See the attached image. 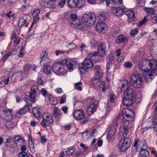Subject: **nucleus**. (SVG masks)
Here are the masks:
<instances>
[{"label":"nucleus","mask_w":157,"mask_h":157,"mask_svg":"<svg viewBox=\"0 0 157 157\" xmlns=\"http://www.w3.org/2000/svg\"><path fill=\"white\" fill-rule=\"evenodd\" d=\"M139 67L145 73L157 69V62L147 59H144L140 61L139 64Z\"/></svg>","instance_id":"1"},{"label":"nucleus","mask_w":157,"mask_h":157,"mask_svg":"<svg viewBox=\"0 0 157 157\" xmlns=\"http://www.w3.org/2000/svg\"><path fill=\"white\" fill-rule=\"evenodd\" d=\"M94 71L95 74V78H92L91 83L95 87L98 88L101 86V82L100 79L102 76V73L100 67L98 65L95 66Z\"/></svg>","instance_id":"2"},{"label":"nucleus","mask_w":157,"mask_h":157,"mask_svg":"<svg viewBox=\"0 0 157 157\" xmlns=\"http://www.w3.org/2000/svg\"><path fill=\"white\" fill-rule=\"evenodd\" d=\"M81 20L83 24L88 27L93 26L96 21V15L94 13L88 12L83 15Z\"/></svg>","instance_id":"3"},{"label":"nucleus","mask_w":157,"mask_h":157,"mask_svg":"<svg viewBox=\"0 0 157 157\" xmlns=\"http://www.w3.org/2000/svg\"><path fill=\"white\" fill-rule=\"evenodd\" d=\"M87 111L89 115L92 114L97 108L98 101H95V99L88 98L86 99Z\"/></svg>","instance_id":"4"},{"label":"nucleus","mask_w":157,"mask_h":157,"mask_svg":"<svg viewBox=\"0 0 157 157\" xmlns=\"http://www.w3.org/2000/svg\"><path fill=\"white\" fill-rule=\"evenodd\" d=\"M92 60L88 57V55L81 66H79V69L80 74H83L87 71L88 69L93 66Z\"/></svg>","instance_id":"5"},{"label":"nucleus","mask_w":157,"mask_h":157,"mask_svg":"<svg viewBox=\"0 0 157 157\" xmlns=\"http://www.w3.org/2000/svg\"><path fill=\"white\" fill-rule=\"evenodd\" d=\"M121 139L118 143V147L121 151L124 152L129 147L131 140V139L128 137Z\"/></svg>","instance_id":"6"},{"label":"nucleus","mask_w":157,"mask_h":157,"mask_svg":"<svg viewBox=\"0 0 157 157\" xmlns=\"http://www.w3.org/2000/svg\"><path fill=\"white\" fill-rule=\"evenodd\" d=\"M40 94V91L38 87L35 85H33L29 92V100L31 102L34 103L36 98L39 96Z\"/></svg>","instance_id":"7"},{"label":"nucleus","mask_w":157,"mask_h":157,"mask_svg":"<svg viewBox=\"0 0 157 157\" xmlns=\"http://www.w3.org/2000/svg\"><path fill=\"white\" fill-rule=\"evenodd\" d=\"M102 57L97 52L93 51L88 55V57L95 62H98L101 59Z\"/></svg>","instance_id":"8"},{"label":"nucleus","mask_w":157,"mask_h":157,"mask_svg":"<svg viewBox=\"0 0 157 157\" xmlns=\"http://www.w3.org/2000/svg\"><path fill=\"white\" fill-rule=\"evenodd\" d=\"M106 45L104 42H101L98 47V52L101 57H103L106 53Z\"/></svg>","instance_id":"9"},{"label":"nucleus","mask_w":157,"mask_h":157,"mask_svg":"<svg viewBox=\"0 0 157 157\" xmlns=\"http://www.w3.org/2000/svg\"><path fill=\"white\" fill-rule=\"evenodd\" d=\"M131 112V111L128 108H124L122 111V116L124 119H127L128 118H132L134 119L133 116L134 115L133 112L132 111V115H130L129 113Z\"/></svg>","instance_id":"10"},{"label":"nucleus","mask_w":157,"mask_h":157,"mask_svg":"<svg viewBox=\"0 0 157 157\" xmlns=\"http://www.w3.org/2000/svg\"><path fill=\"white\" fill-rule=\"evenodd\" d=\"M130 81L132 86L135 88L137 87V72L135 71L133 74L131 75L130 78Z\"/></svg>","instance_id":"11"},{"label":"nucleus","mask_w":157,"mask_h":157,"mask_svg":"<svg viewBox=\"0 0 157 157\" xmlns=\"http://www.w3.org/2000/svg\"><path fill=\"white\" fill-rule=\"evenodd\" d=\"M116 127L114 125H112L110 128L108 132L107 138L109 141L112 140L113 136L115 134Z\"/></svg>","instance_id":"12"},{"label":"nucleus","mask_w":157,"mask_h":157,"mask_svg":"<svg viewBox=\"0 0 157 157\" xmlns=\"http://www.w3.org/2000/svg\"><path fill=\"white\" fill-rule=\"evenodd\" d=\"M79 0H67L68 6L70 8H73L77 7L78 8H80L83 6L79 3Z\"/></svg>","instance_id":"13"},{"label":"nucleus","mask_w":157,"mask_h":157,"mask_svg":"<svg viewBox=\"0 0 157 157\" xmlns=\"http://www.w3.org/2000/svg\"><path fill=\"white\" fill-rule=\"evenodd\" d=\"M120 87L122 92H125L129 88L130 84L126 80L121 81L119 83Z\"/></svg>","instance_id":"14"},{"label":"nucleus","mask_w":157,"mask_h":157,"mask_svg":"<svg viewBox=\"0 0 157 157\" xmlns=\"http://www.w3.org/2000/svg\"><path fill=\"white\" fill-rule=\"evenodd\" d=\"M123 97L122 103L124 105L129 106L132 104L133 98L128 96H126L124 95H123Z\"/></svg>","instance_id":"15"},{"label":"nucleus","mask_w":157,"mask_h":157,"mask_svg":"<svg viewBox=\"0 0 157 157\" xmlns=\"http://www.w3.org/2000/svg\"><path fill=\"white\" fill-rule=\"evenodd\" d=\"M155 70H152L147 72V75L145 76V78L146 82H149L153 79V76L156 75L157 73L155 71Z\"/></svg>","instance_id":"16"},{"label":"nucleus","mask_w":157,"mask_h":157,"mask_svg":"<svg viewBox=\"0 0 157 157\" xmlns=\"http://www.w3.org/2000/svg\"><path fill=\"white\" fill-rule=\"evenodd\" d=\"M28 17L29 16L25 14H22L20 16L18 24L19 27H22L26 23Z\"/></svg>","instance_id":"17"},{"label":"nucleus","mask_w":157,"mask_h":157,"mask_svg":"<svg viewBox=\"0 0 157 157\" xmlns=\"http://www.w3.org/2000/svg\"><path fill=\"white\" fill-rule=\"evenodd\" d=\"M85 116L86 115L84 114L82 110H76L74 113V117L77 120L82 119L85 117Z\"/></svg>","instance_id":"18"},{"label":"nucleus","mask_w":157,"mask_h":157,"mask_svg":"<svg viewBox=\"0 0 157 157\" xmlns=\"http://www.w3.org/2000/svg\"><path fill=\"white\" fill-rule=\"evenodd\" d=\"M128 133V128L124 127H121L118 136L120 138H124Z\"/></svg>","instance_id":"19"},{"label":"nucleus","mask_w":157,"mask_h":157,"mask_svg":"<svg viewBox=\"0 0 157 157\" xmlns=\"http://www.w3.org/2000/svg\"><path fill=\"white\" fill-rule=\"evenodd\" d=\"M107 26L106 24L102 22H100L98 23L96 25V29L98 32H101L106 28Z\"/></svg>","instance_id":"20"},{"label":"nucleus","mask_w":157,"mask_h":157,"mask_svg":"<svg viewBox=\"0 0 157 157\" xmlns=\"http://www.w3.org/2000/svg\"><path fill=\"white\" fill-rule=\"evenodd\" d=\"M29 111V108L27 106H25L21 109L16 113V116L19 117V116H21Z\"/></svg>","instance_id":"21"},{"label":"nucleus","mask_w":157,"mask_h":157,"mask_svg":"<svg viewBox=\"0 0 157 157\" xmlns=\"http://www.w3.org/2000/svg\"><path fill=\"white\" fill-rule=\"evenodd\" d=\"M134 94V91L132 88H128L124 93L123 95H125L126 96H128L133 98Z\"/></svg>","instance_id":"22"},{"label":"nucleus","mask_w":157,"mask_h":157,"mask_svg":"<svg viewBox=\"0 0 157 157\" xmlns=\"http://www.w3.org/2000/svg\"><path fill=\"white\" fill-rule=\"evenodd\" d=\"M43 119L46 121V122L48 124L52 123L53 120L52 118L49 116L47 115L46 114H44L42 116Z\"/></svg>","instance_id":"23"},{"label":"nucleus","mask_w":157,"mask_h":157,"mask_svg":"<svg viewBox=\"0 0 157 157\" xmlns=\"http://www.w3.org/2000/svg\"><path fill=\"white\" fill-rule=\"evenodd\" d=\"M62 63H55L53 66L52 67V70L54 72L55 74H56L57 73V70L60 68H61V65H62Z\"/></svg>","instance_id":"24"},{"label":"nucleus","mask_w":157,"mask_h":157,"mask_svg":"<svg viewBox=\"0 0 157 157\" xmlns=\"http://www.w3.org/2000/svg\"><path fill=\"white\" fill-rule=\"evenodd\" d=\"M125 37L124 35L123 34H121L117 37L115 40V42L117 44L123 43L125 41Z\"/></svg>","instance_id":"25"},{"label":"nucleus","mask_w":157,"mask_h":157,"mask_svg":"<svg viewBox=\"0 0 157 157\" xmlns=\"http://www.w3.org/2000/svg\"><path fill=\"white\" fill-rule=\"evenodd\" d=\"M125 12L130 19L133 20L135 19L134 13L133 10H125Z\"/></svg>","instance_id":"26"},{"label":"nucleus","mask_w":157,"mask_h":157,"mask_svg":"<svg viewBox=\"0 0 157 157\" xmlns=\"http://www.w3.org/2000/svg\"><path fill=\"white\" fill-rule=\"evenodd\" d=\"M70 24L73 28L78 29H81L83 27V25L80 22L78 23H74L71 22Z\"/></svg>","instance_id":"27"},{"label":"nucleus","mask_w":157,"mask_h":157,"mask_svg":"<svg viewBox=\"0 0 157 157\" xmlns=\"http://www.w3.org/2000/svg\"><path fill=\"white\" fill-rule=\"evenodd\" d=\"M52 67L49 65L45 66L43 69V72L46 74H50L52 71Z\"/></svg>","instance_id":"28"},{"label":"nucleus","mask_w":157,"mask_h":157,"mask_svg":"<svg viewBox=\"0 0 157 157\" xmlns=\"http://www.w3.org/2000/svg\"><path fill=\"white\" fill-rule=\"evenodd\" d=\"M90 135L91 134L89 131L83 132L82 134V140L83 141H86L89 139Z\"/></svg>","instance_id":"29"},{"label":"nucleus","mask_w":157,"mask_h":157,"mask_svg":"<svg viewBox=\"0 0 157 157\" xmlns=\"http://www.w3.org/2000/svg\"><path fill=\"white\" fill-rule=\"evenodd\" d=\"M49 103L52 105H55L58 103L57 99L51 95L49 96Z\"/></svg>","instance_id":"30"},{"label":"nucleus","mask_w":157,"mask_h":157,"mask_svg":"<svg viewBox=\"0 0 157 157\" xmlns=\"http://www.w3.org/2000/svg\"><path fill=\"white\" fill-rule=\"evenodd\" d=\"M133 119L131 118L124 119V120L122 121L123 126L121 127H126V128H128V127L129 124L130 122L133 121Z\"/></svg>","instance_id":"31"},{"label":"nucleus","mask_w":157,"mask_h":157,"mask_svg":"<svg viewBox=\"0 0 157 157\" xmlns=\"http://www.w3.org/2000/svg\"><path fill=\"white\" fill-rule=\"evenodd\" d=\"M32 113L35 117L39 118L40 116V112L36 108H33Z\"/></svg>","instance_id":"32"},{"label":"nucleus","mask_w":157,"mask_h":157,"mask_svg":"<svg viewBox=\"0 0 157 157\" xmlns=\"http://www.w3.org/2000/svg\"><path fill=\"white\" fill-rule=\"evenodd\" d=\"M139 151V157H146L148 154V152L146 150L140 149Z\"/></svg>","instance_id":"33"},{"label":"nucleus","mask_w":157,"mask_h":157,"mask_svg":"<svg viewBox=\"0 0 157 157\" xmlns=\"http://www.w3.org/2000/svg\"><path fill=\"white\" fill-rule=\"evenodd\" d=\"M147 16H151V17L153 18L156 17V21H157V13L156 14L155 11L156 10H147Z\"/></svg>","instance_id":"34"},{"label":"nucleus","mask_w":157,"mask_h":157,"mask_svg":"<svg viewBox=\"0 0 157 157\" xmlns=\"http://www.w3.org/2000/svg\"><path fill=\"white\" fill-rule=\"evenodd\" d=\"M40 13V10H34L32 13V16L35 20H38L39 19L38 14Z\"/></svg>","instance_id":"35"},{"label":"nucleus","mask_w":157,"mask_h":157,"mask_svg":"<svg viewBox=\"0 0 157 157\" xmlns=\"http://www.w3.org/2000/svg\"><path fill=\"white\" fill-rule=\"evenodd\" d=\"M10 78L8 77L7 78L4 79L3 80L0 82V87L5 86L6 85H7L9 81Z\"/></svg>","instance_id":"36"},{"label":"nucleus","mask_w":157,"mask_h":157,"mask_svg":"<svg viewBox=\"0 0 157 157\" xmlns=\"http://www.w3.org/2000/svg\"><path fill=\"white\" fill-rule=\"evenodd\" d=\"M61 68H60L57 70L58 72L57 73H56V75H63L65 73L64 72V67L63 65L62 64V65L61 66Z\"/></svg>","instance_id":"37"},{"label":"nucleus","mask_w":157,"mask_h":157,"mask_svg":"<svg viewBox=\"0 0 157 157\" xmlns=\"http://www.w3.org/2000/svg\"><path fill=\"white\" fill-rule=\"evenodd\" d=\"M112 13L117 16H119L123 15L125 13V10H112Z\"/></svg>","instance_id":"38"},{"label":"nucleus","mask_w":157,"mask_h":157,"mask_svg":"<svg viewBox=\"0 0 157 157\" xmlns=\"http://www.w3.org/2000/svg\"><path fill=\"white\" fill-rule=\"evenodd\" d=\"M121 116L120 115L118 116L115 119L113 125L116 127H117L119 122L121 121Z\"/></svg>","instance_id":"39"},{"label":"nucleus","mask_w":157,"mask_h":157,"mask_svg":"<svg viewBox=\"0 0 157 157\" xmlns=\"http://www.w3.org/2000/svg\"><path fill=\"white\" fill-rule=\"evenodd\" d=\"M50 62V59L48 58L47 59H40V64L41 66H44L46 64Z\"/></svg>","instance_id":"40"},{"label":"nucleus","mask_w":157,"mask_h":157,"mask_svg":"<svg viewBox=\"0 0 157 157\" xmlns=\"http://www.w3.org/2000/svg\"><path fill=\"white\" fill-rule=\"evenodd\" d=\"M147 146L145 143L141 142L140 144V145L138 147V151L140 149L146 150L147 149Z\"/></svg>","instance_id":"41"},{"label":"nucleus","mask_w":157,"mask_h":157,"mask_svg":"<svg viewBox=\"0 0 157 157\" xmlns=\"http://www.w3.org/2000/svg\"><path fill=\"white\" fill-rule=\"evenodd\" d=\"M138 88L141 87L142 86V83L144 82L141 76V75L138 74Z\"/></svg>","instance_id":"42"},{"label":"nucleus","mask_w":157,"mask_h":157,"mask_svg":"<svg viewBox=\"0 0 157 157\" xmlns=\"http://www.w3.org/2000/svg\"><path fill=\"white\" fill-rule=\"evenodd\" d=\"M147 21V16H144V18L139 23L138 25L139 26L144 25L145 23Z\"/></svg>","instance_id":"43"},{"label":"nucleus","mask_w":157,"mask_h":157,"mask_svg":"<svg viewBox=\"0 0 157 157\" xmlns=\"http://www.w3.org/2000/svg\"><path fill=\"white\" fill-rule=\"evenodd\" d=\"M39 2L41 7L47 8L48 2H46L44 0H41L39 1Z\"/></svg>","instance_id":"44"},{"label":"nucleus","mask_w":157,"mask_h":157,"mask_svg":"<svg viewBox=\"0 0 157 157\" xmlns=\"http://www.w3.org/2000/svg\"><path fill=\"white\" fill-rule=\"evenodd\" d=\"M61 110L58 107L55 106L53 109V116L55 117V115L58 114H62L61 113Z\"/></svg>","instance_id":"45"},{"label":"nucleus","mask_w":157,"mask_h":157,"mask_svg":"<svg viewBox=\"0 0 157 157\" xmlns=\"http://www.w3.org/2000/svg\"><path fill=\"white\" fill-rule=\"evenodd\" d=\"M109 97L110 100L111 102H115L116 99V98L115 95L112 93H111L109 94Z\"/></svg>","instance_id":"46"},{"label":"nucleus","mask_w":157,"mask_h":157,"mask_svg":"<svg viewBox=\"0 0 157 157\" xmlns=\"http://www.w3.org/2000/svg\"><path fill=\"white\" fill-rule=\"evenodd\" d=\"M70 17L71 20L74 21L77 20L78 16L75 13H71L70 16Z\"/></svg>","instance_id":"47"},{"label":"nucleus","mask_w":157,"mask_h":157,"mask_svg":"<svg viewBox=\"0 0 157 157\" xmlns=\"http://www.w3.org/2000/svg\"><path fill=\"white\" fill-rule=\"evenodd\" d=\"M137 33V30L136 28L132 29L130 32L131 36H134Z\"/></svg>","instance_id":"48"},{"label":"nucleus","mask_w":157,"mask_h":157,"mask_svg":"<svg viewBox=\"0 0 157 157\" xmlns=\"http://www.w3.org/2000/svg\"><path fill=\"white\" fill-rule=\"evenodd\" d=\"M66 66L68 68L70 71H71L73 70V64L72 63H67L66 64Z\"/></svg>","instance_id":"49"},{"label":"nucleus","mask_w":157,"mask_h":157,"mask_svg":"<svg viewBox=\"0 0 157 157\" xmlns=\"http://www.w3.org/2000/svg\"><path fill=\"white\" fill-rule=\"evenodd\" d=\"M56 7V4L54 3L51 2L49 3L48 4L47 8L50 9H55Z\"/></svg>","instance_id":"50"},{"label":"nucleus","mask_w":157,"mask_h":157,"mask_svg":"<svg viewBox=\"0 0 157 157\" xmlns=\"http://www.w3.org/2000/svg\"><path fill=\"white\" fill-rule=\"evenodd\" d=\"M32 67V65L29 64H27L24 66V70L25 72H27L29 71L30 68Z\"/></svg>","instance_id":"51"},{"label":"nucleus","mask_w":157,"mask_h":157,"mask_svg":"<svg viewBox=\"0 0 157 157\" xmlns=\"http://www.w3.org/2000/svg\"><path fill=\"white\" fill-rule=\"evenodd\" d=\"M19 157H27V153L25 151H20L18 154Z\"/></svg>","instance_id":"52"},{"label":"nucleus","mask_w":157,"mask_h":157,"mask_svg":"<svg viewBox=\"0 0 157 157\" xmlns=\"http://www.w3.org/2000/svg\"><path fill=\"white\" fill-rule=\"evenodd\" d=\"M132 66V63L130 62H126L124 64V67L126 68H130Z\"/></svg>","instance_id":"53"},{"label":"nucleus","mask_w":157,"mask_h":157,"mask_svg":"<svg viewBox=\"0 0 157 157\" xmlns=\"http://www.w3.org/2000/svg\"><path fill=\"white\" fill-rule=\"evenodd\" d=\"M46 58H48V54L46 52H42L40 55V58H42L43 57Z\"/></svg>","instance_id":"54"},{"label":"nucleus","mask_w":157,"mask_h":157,"mask_svg":"<svg viewBox=\"0 0 157 157\" xmlns=\"http://www.w3.org/2000/svg\"><path fill=\"white\" fill-rule=\"evenodd\" d=\"M74 152L73 148H70L66 151V153L68 156L71 155Z\"/></svg>","instance_id":"55"},{"label":"nucleus","mask_w":157,"mask_h":157,"mask_svg":"<svg viewBox=\"0 0 157 157\" xmlns=\"http://www.w3.org/2000/svg\"><path fill=\"white\" fill-rule=\"evenodd\" d=\"M142 94L141 91L138 90V103L140 102L142 99Z\"/></svg>","instance_id":"56"},{"label":"nucleus","mask_w":157,"mask_h":157,"mask_svg":"<svg viewBox=\"0 0 157 157\" xmlns=\"http://www.w3.org/2000/svg\"><path fill=\"white\" fill-rule=\"evenodd\" d=\"M66 0H60L58 4V6L60 7H63L66 2Z\"/></svg>","instance_id":"57"},{"label":"nucleus","mask_w":157,"mask_h":157,"mask_svg":"<svg viewBox=\"0 0 157 157\" xmlns=\"http://www.w3.org/2000/svg\"><path fill=\"white\" fill-rule=\"evenodd\" d=\"M14 139L15 140V142L16 143H17L19 141L22 140L23 141L22 138L20 137L19 136H17L14 137Z\"/></svg>","instance_id":"58"},{"label":"nucleus","mask_w":157,"mask_h":157,"mask_svg":"<svg viewBox=\"0 0 157 157\" xmlns=\"http://www.w3.org/2000/svg\"><path fill=\"white\" fill-rule=\"evenodd\" d=\"M42 94V95L45 97L47 94V90L44 88H42L40 91V93Z\"/></svg>","instance_id":"59"},{"label":"nucleus","mask_w":157,"mask_h":157,"mask_svg":"<svg viewBox=\"0 0 157 157\" xmlns=\"http://www.w3.org/2000/svg\"><path fill=\"white\" fill-rule=\"evenodd\" d=\"M145 0H139L138 2V6H144L145 4Z\"/></svg>","instance_id":"60"},{"label":"nucleus","mask_w":157,"mask_h":157,"mask_svg":"<svg viewBox=\"0 0 157 157\" xmlns=\"http://www.w3.org/2000/svg\"><path fill=\"white\" fill-rule=\"evenodd\" d=\"M14 125L12 122H7L6 126L8 128H12L14 126Z\"/></svg>","instance_id":"61"},{"label":"nucleus","mask_w":157,"mask_h":157,"mask_svg":"<svg viewBox=\"0 0 157 157\" xmlns=\"http://www.w3.org/2000/svg\"><path fill=\"white\" fill-rule=\"evenodd\" d=\"M112 63L111 61H108L106 65V69L107 70H109L111 66Z\"/></svg>","instance_id":"62"},{"label":"nucleus","mask_w":157,"mask_h":157,"mask_svg":"<svg viewBox=\"0 0 157 157\" xmlns=\"http://www.w3.org/2000/svg\"><path fill=\"white\" fill-rule=\"evenodd\" d=\"M100 16V18L103 20H105L106 18V15L104 13H101Z\"/></svg>","instance_id":"63"},{"label":"nucleus","mask_w":157,"mask_h":157,"mask_svg":"<svg viewBox=\"0 0 157 157\" xmlns=\"http://www.w3.org/2000/svg\"><path fill=\"white\" fill-rule=\"evenodd\" d=\"M68 44L69 45V48L70 49H73L76 48V46L73 43H69Z\"/></svg>","instance_id":"64"}]
</instances>
